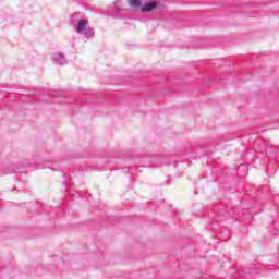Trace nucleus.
<instances>
[{
  "label": "nucleus",
  "mask_w": 279,
  "mask_h": 279,
  "mask_svg": "<svg viewBox=\"0 0 279 279\" xmlns=\"http://www.w3.org/2000/svg\"><path fill=\"white\" fill-rule=\"evenodd\" d=\"M130 3L133 8H141V0H131Z\"/></svg>",
  "instance_id": "5"
},
{
  "label": "nucleus",
  "mask_w": 279,
  "mask_h": 279,
  "mask_svg": "<svg viewBox=\"0 0 279 279\" xmlns=\"http://www.w3.org/2000/svg\"><path fill=\"white\" fill-rule=\"evenodd\" d=\"M87 27H88V22L86 20H80L75 29L77 34H84V32L88 29Z\"/></svg>",
  "instance_id": "1"
},
{
  "label": "nucleus",
  "mask_w": 279,
  "mask_h": 279,
  "mask_svg": "<svg viewBox=\"0 0 279 279\" xmlns=\"http://www.w3.org/2000/svg\"><path fill=\"white\" fill-rule=\"evenodd\" d=\"M52 60L53 62H56V64H61L64 65L66 64V58L64 57V54L57 52L52 56Z\"/></svg>",
  "instance_id": "2"
},
{
  "label": "nucleus",
  "mask_w": 279,
  "mask_h": 279,
  "mask_svg": "<svg viewBox=\"0 0 279 279\" xmlns=\"http://www.w3.org/2000/svg\"><path fill=\"white\" fill-rule=\"evenodd\" d=\"M83 36H85V38H94L95 37V29L87 27L85 31H83Z\"/></svg>",
  "instance_id": "4"
},
{
  "label": "nucleus",
  "mask_w": 279,
  "mask_h": 279,
  "mask_svg": "<svg viewBox=\"0 0 279 279\" xmlns=\"http://www.w3.org/2000/svg\"><path fill=\"white\" fill-rule=\"evenodd\" d=\"M156 2L146 3L142 7V12H151L156 8Z\"/></svg>",
  "instance_id": "3"
}]
</instances>
